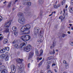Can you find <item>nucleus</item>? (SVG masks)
Masks as SVG:
<instances>
[{"instance_id":"28","label":"nucleus","mask_w":73,"mask_h":73,"mask_svg":"<svg viewBox=\"0 0 73 73\" xmlns=\"http://www.w3.org/2000/svg\"><path fill=\"white\" fill-rule=\"evenodd\" d=\"M18 32H15L14 33V34L15 36H17V35H18Z\"/></svg>"},{"instance_id":"48","label":"nucleus","mask_w":73,"mask_h":73,"mask_svg":"<svg viewBox=\"0 0 73 73\" xmlns=\"http://www.w3.org/2000/svg\"><path fill=\"white\" fill-rule=\"evenodd\" d=\"M2 39H3V37L2 36H1L0 37V40H2Z\"/></svg>"},{"instance_id":"17","label":"nucleus","mask_w":73,"mask_h":73,"mask_svg":"<svg viewBox=\"0 0 73 73\" xmlns=\"http://www.w3.org/2000/svg\"><path fill=\"white\" fill-rule=\"evenodd\" d=\"M69 10L70 12L73 13V7H69Z\"/></svg>"},{"instance_id":"1","label":"nucleus","mask_w":73,"mask_h":73,"mask_svg":"<svg viewBox=\"0 0 73 73\" xmlns=\"http://www.w3.org/2000/svg\"><path fill=\"white\" fill-rule=\"evenodd\" d=\"M31 27V25L29 24L26 25L22 27L21 32L20 33V35H27L28 34L30 31L29 29Z\"/></svg>"},{"instance_id":"46","label":"nucleus","mask_w":73,"mask_h":73,"mask_svg":"<svg viewBox=\"0 0 73 73\" xmlns=\"http://www.w3.org/2000/svg\"><path fill=\"white\" fill-rule=\"evenodd\" d=\"M47 73H52V72H51V71H50L48 70L47 72Z\"/></svg>"},{"instance_id":"60","label":"nucleus","mask_w":73,"mask_h":73,"mask_svg":"<svg viewBox=\"0 0 73 73\" xmlns=\"http://www.w3.org/2000/svg\"><path fill=\"white\" fill-rule=\"evenodd\" d=\"M40 15L42 16V13H40Z\"/></svg>"},{"instance_id":"47","label":"nucleus","mask_w":73,"mask_h":73,"mask_svg":"<svg viewBox=\"0 0 73 73\" xmlns=\"http://www.w3.org/2000/svg\"><path fill=\"white\" fill-rule=\"evenodd\" d=\"M13 44H16V42L15 41V40H14L13 42Z\"/></svg>"},{"instance_id":"16","label":"nucleus","mask_w":73,"mask_h":73,"mask_svg":"<svg viewBox=\"0 0 73 73\" xmlns=\"http://www.w3.org/2000/svg\"><path fill=\"white\" fill-rule=\"evenodd\" d=\"M56 42L55 41H54L53 42V44H52V46H50V48L51 49L52 48H54L56 45Z\"/></svg>"},{"instance_id":"23","label":"nucleus","mask_w":73,"mask_h":73,"mask_svg":"<svg viewBox=\"0 0 73 73\" xmlns=\"http://www.w3.org/2000/svg\"><path fill=\"white\" fill-rule=\"evenodd\" d=\"M38 2L39 4H43V2H44L42 0H38Z\"/></svg>"},{"instance_id":"18","label":"nucleus","mask_w":73,"mask_h":73,"mask_svg":"<svg viewBox=\"0 0 73 73\" xmlns=\"http://www.w3.org/2000/svg\"><path fill=\"white\" fill-rule=\"evenodd\" d=\"M48 64L47 66V69H48L49 70L50 69V66H49V64H50V62L48 61Z\"/></svg>"},{"instance_id":"7","label":"nucleus","mask_w":73,"mask_h":73,"mask_svg":"<svg viewBox=\"0 0 73 73\" xmlns=\"http://www.w3.org/2000/svg\"><path fill=\"white\" fill-rule=\"evenodd\" d=\"M34 32L35 34H38L40 32V28L38 27H35L34 29Z\"/></svg>"},{"instance_id":"44","label":"nucleus","mask_w":73,"mask_h":73,"mask_svg":"<svg viewBox=\"0 0 73 73\" xmlns=\"http://www.w3.org/2000/svg\"><path fill=\"white\" fill-rule=\"evenodd\" d=\"M57 8H58V7H60V4H58V5L56 6Z\"/></svg>"},{"instance_id":"58","label":"nucleus","mask_w":73,"mask_h":73,"mask_svg":"<svg viewBox=\"0 0 73 73\" xmlns=\"http://www.w3.org/2000/svg\"><path fill=\"white\" fill-rule=\"evenodd\" d=\"M69 25H70V26L71 27V26L72 25V24H69Z\"/></svg>"},{"instance_id":"26","label":"nucleus","mask_w":73,"mask_h":73,"mask_svg":"<svg viewBox=\"0 0 73 73\" xmlns=\"http://www.w3.org/2000/svg\"><path fill=\"white\" fill-rule=\"evenodd\" d=\"M70 44L71 45H72V46H73V39H72L71 40V42H70Z\"/></svg>"},{"instance_id":"52","label":"nucleus","mask_w":73,"mask_h":73,"mask_svg":"<svg viewBox=\"0 0 73 73\" xmlns=\"http://www.w3.org/2000/svg\"><path fill=\"white\" fill-rule=\"evenodd\" d=\"M30 65V63H29L28 64V68H29V65Z\"/></svg>"},{"instance_id":"27","label":"nucleus","mask_w":73,"mask_h":73,"mask_svg":"<svg viewBox=\"0 0 73 73\" xmlns=\"http://www.w3.org/2000/svg\"><path fill=\"white\" fill-rule=\"evenodd\" d=\"M9 29H7L4 31V32H5V33H7V32H9Z\"/></svg>"},{"instance_id":"62","label":"nucleus","mask_w":73,"mask_h":73,"mask_svg":"<svg viewBox=\"0 0 73 73\" xmlns=\"http://www.w3.org/2000/svg\"><path fill=\"white\" fill-rule=\"evenodd\" d=\"M53 13H54V14L56 13V12L55 11H54L53 12H52Z\"/></svg>"},{"instance_id":"8","label":"nucleus","mask_w":73,"mask_h":73,"mask_svg":"<svg viewBox=\"0 0 73 73\" xmlns=\"http://www.w3.org/2000/svg\"><path fill=\"white\" fill-rule=\"evenodd\" d=\"M11 72L13 73H15L16 72V67L14 65H12L11 66Z\"/></svg>"},{"instance_id":"51","label":"nucleus","mask_w":73,"mask_h":73,"mask_svg":"<svg viewBox=\"0 0 73 73\" xmlns=\"http://www.w3.org/2000/svg\"><path fill=\"white\" fill-rule=\"evenodd\" d=\"M42 58V57H40L39 59V60H41Z\"/></svg>"},{"instance_id":"45","label":"nucleus","mask_w":73,"mask_h":73,"mask_svg":"<svg viewBox=\"0 0 73 73\" xmlns=\"http://www.w3.org/2000/svg\"><path fill=\"white\" fill-rule=\"evenodd\" d=\"M66 62L65 60H64L63 61V64H66Z\"/></svg>"},{"instance_id":"53","label":"nucleus","mask_w":73,"mask_h":73,"mask_svg":"<svg viewBox=\"0 0 73 73\" xmlns=\"http://www.w3.org/2000/svg\"><path fill=\"white\" fill-rule=\"evenodd\" d=\"M63 12H64V13H65V9H63Z\"/></svg>"},{"instance_id":"56","label":"nucleus","mask_w":73,"mask_h":73,"mask_svg":"<svg viewBox=\"0 0 73 73\" xmlns=\"http://www.w3.org/2000/svg\"><path fill=\"white\" fill-rule=\"evenodd\" d=\"M65 8H68V5H66Z\"/></svg>"},{"instance_id":"39","label":"nucleus","mask_w":73,"mask_h":73,"mask_svg":"<svg viewBox=\"0 0 73 73\" xmlns=\"http://www.w3.org/2000/svg\"><path fill=\"white\" fill-rule=\"evenodd\" d=\"M53 7L54 8H57V5H54Z\"/></svg>"},{"instance_id":"31","label":"nucleus","mask_w":73,"mask_h":73,"mask_svg":"<svg viewBox=\"0 0 73 73\" xmlns=\"http://www.w3.org/2000/svg\"><path fill=\"white\" fill-rule=\"evenodd\" d=\"M1 58H4V57H5V55L4 54H2L1 55Z\"/></svg>"},{"instance_id":"59","label":"nucleus","mask_w":73,"mask_h":73,"mask_svg":"<svg viewBox=\"0 0 73 73\" xmlns=\"http://www.w3.org/2000/svg\"><path fill=\"white\" fill-rule=\"evenodd\" d=\"M54 71H55V72H57V70H56V69H54Z\"/></svg>"},{"instance_id":"33","label":"nucleus","mask_w":73,"mask_h":73,"mask_svg":"<svg viewBox=\"0 0 73 73\" xmlns=\"http://www.w3.org/2000/svg\"><path fill=\"white\" fill-rule=\"evenodd\" d=\"M65 2H66V1H65L64 0L63 1H62V5H64V4L65 3Z\"/></svg>"},{"instance_id":"64","label":"nucleus","mask_w":73,"mask_h":73,"mask_svg":"<svg viewBox=\"0 0 73 73\" xmlns=\"http://www.w3.org/2000/svg\"><path fill=\"white\" fill-rule=\"evenodd\" d=\"M13 11L14 10H15V8H13Z\"/></svg>"},{"instance_id":"9","label":"nucleus","mask_w":73,"mask_h":73,"mask_svg":"<svg viewBox=\"0 0 73 73\" xmlns=\"http://www.w3.org/2000/svg\"><path fill=\"white\" fill-rule=\"evenodd\" d=\"M16 68L17 69H20V72H21V73H23V72H24L23 68L20 67V66H19V65L18 64H17Z\"/></svg>"},{"instance_id":"63","label":"nucleus","mask_w":73,"mask_h":73,"mask_svg":"<svg viewBox=\"0 0 73 73\" xmlns=\"http://www.w3.org/2000/svg\"><path fill=\"white\" fill-rule=\"evenodd\" d=\"M2 65V63L1 62H0V65Z\"/></svg>"},{"instance_id":"24","label":"nucleus","mask_w":73,"mask_h":73,"mask_svg":"<svg viewBox=\"0 0 73 73\" xmlns=\"http://www.w3.org/2000/svg\"><path fill=\"white\" fill-rule=\"evenodd\" d=\"M7 42H8V40L7 39H5L3 41V43L4 44H5L7 43Z\"/></svg>"},{"instance_id":"42","label":"nucleus","mask_w":73,"mask_h":73,"mask_svg":"<svg viewBox=\"0 0 73 73\" xmlns=\"http://www.w3.org/2000/svg\"><path fill=\"white\" fill-rule=\"evenodd\" d=\"M18 1V0H15V3H13V4H15L16 2H17V1Z\"/></svg>"},{"instance_id":"5","label":"nucleus","mask_w":73,"mask_h":73,"mask_svg":"<svg viewBox=\"0 0 73 73\" xmlns=\"http://www.w3.org/2000/svg\"><path fill=\"white\" fill-rule=\"evenodd\" d=\"M31 49H32V46H31V45L30 44H28L23 50L27 52H29L31 50Z\"/></svg>"},{"instance_id":"40","label":"nucleus","mask_w":73,"mask_h":73,"mask_svg":"<svg viewBox=\"0 0 73 73\" xmlns=\"http://www.w3.org/2000/svg\"><path fill=\"white\" fill-rule=\"evenodd\" d=\"M55 50H54V49H53L52 51V54H55Z\"/></svg>"},{"instance_id":"30","label":"nucleus","mask_w":73,"mask_h":73,"mask_svg":"<svg viewBox=\"0 0 73 73\" xmlns=\"http://www.w3.org/2000/svg\"><path fill=\"white\" fill-rule=\"evenodd\" d=\"M40 55H42V53H43V50H41L40 51Z\"/></svg>"},{"instance_id":"57","label":"nucleus","mask_w":73,"mask_h":73,"mask_svg":"<svg viewBox=\"0 0 73 73\" xmlns=\"http://www.w3.org/2000/svg\"><path fill=\"white\" fill-rule=\"evenodd\" d=\"M71 29L72 30H73V27H71Z\"/></svg>"},{"instance_id":"32","label":"nucleus","mask_w":73,"mask_h":73,"mask_svg":"<svg viewBox=\"0 0 73 73\" xmlns=\"http://www.w3.org/2000/svg\"><path fill=\"white\" fill-rule=\"evenodd\" d=\"M5 49H6V50H7V51H9V47H5Z\"/></svg>"},{"instance_id":"55","label":"nucleus","mask_w":73,"mask_h":73,"mask_svg":"<svg viewBox=\"0 0 73 73\" xmlns=\"http://www.w3.org/2000/svg\"><path fill=\"white\" fill-rule=\"evenodd\" d=\"M68 34H70V31H68Z\"/></svg>"},{"instance_id":"10","label":"nucleus","mask_w":73,"mask_h":73,"mask_svg":"<svg viewBox=\"0 0 73 73\" xmlns=\"http://www.w3.org/2000/svg\"><path fill=\"white\" fill-rule=\"evenodd\" d=\"M44 32V31H40L39 34V33H38V36L39 38H41L43 37V35Z\"/></svg>"},{"instance_id":"43","label":"nucleus","mask_w":73,"mask_h":73,"mask_svg":"<svg viewBox=\"0 0 73 73\" xmlns=\"http://www.w3.org/2000/svg\"><path fill=\"white\" fill-rule=\"evenodd\" d=\"M71 4L73 5V0H71Z\"/></svg>"},{"instance_id":"37","label":"nucleus","mask_w":73,"mask_h":73,"mask_svg":"<svg viewBox=\"0 0 73 73\" xmlns=\"http://www.w3.org/2000/svg\"><path fill=\"white\" fill-rule=\"evenodd\" d=\"M67 35L66 34H63L62 35V37H65V36H66Z\"/></svg>"},{"instance_id":"34","label":"nucleus","mask_w":73,"mask_h":73,"mask_svg":"<svg viewBox=\"0 0 73 73\" xmlns=\"http://www.w3.org/2000/svg\"><path fill=\"white\" fill-rule=\"evenodd\" d=\"M12 4V3L11 2H9V4L8 5V7L10 8V7H11V5Z\"/></svg>"},{"instance_id":"25","label":"nucleus","mask_w":73,"mask_h":73,"mask_svg":"<svg viewBox=\"0 0 73 73\" xmlns=\"http://www.w3.org/2000/svg\"><path fill=\"white\" fill-rule=\"evenodd\" d=\"M38 42H39V43H41V42H42V40L40 39H38Z\"/></svg>"},{"instance_id":"2","label":"nucleus","mask_w":73,"mask_h":73,"mask_svg":"<svg viewBox=\"0 0 73 73\" xmlns=\"http://www.w3.org/2000/svg\"><path fill=\"white\" fill-rule=\"evenodd\" d=\"M30 38H31L30 36L27 35L22 36L21 37V39L23 41H28Z\"/></svg>"},{"instance_id":"36","label":"nucleus","mask_w":73,"mask_h":73,"mask_svg":"<svg viewBox=\"0 0 73 73\" xmlns=\"http://www.w3.org/2000/svg\"><path fill=\"white\" fill-rule=\"evenodd\" d=\"M52 56H50L48 58L49 59V60H52Z\"/></svg>"},{"instance_id":"35","label":"nucleus","mask_w":73,"mask_h":73,"mask_svg":"<svg viewBox=\"0 0 73 73\" xmlns=\"http://www.w3.org/2000/svg\"><path fill=\"white\" fill-rule=\"evenodd\" d=\"M65 65L66 66V69H68V68L69 67L68 66V64L67 63H66Z\"/></svg>"},{"instance_id":"54","label":"nucleus","mask_w":73,"mask_h":73,"mask_svg":"<svg viewBox=\"0 0 73 73\" xmlns=\"http://www.w3.org/2000/svg\"><path fill=\"white\" fill-rule=\"evenodd\" d=\"M5 3H7V1H5V2H3L4 4H5Z\"/></svg>"},{"instance_id":"19","label":"nucleus","mask_w":73,"mask_h":73,"mask_svg":"<svg viewBox=\"0 0 73 73\" xmlns=\"http://www.w3.org/2000/svg\"><path fill=\"white\" fill-rule=\"evenodd\" d=\"M19 47L20 46L17 44H15L14 46V48H15V49H19Z\"/></svg>"},{"instance_id":"20","label":"nucleus","mask_w":73,"mask_h":73,"mask_svg":"<svg viewBox=\"0 0 73 73\" xmlns=\"http://www.w3.org/2000/svg\"><path fill=\"white\" fill-rule=\"evenodd\" d=\"M5 50L4 48L1 50L0 51V52L1 53H5Z\"/></svg>"},{"instance_id":"49","label":"nucleus","mask_w":73,"mask_h":73,"mask_svg":"<svg viewBox=\"0 0 73 73\" xmlns=\"http://www.w3.org/2000/svg\"><path fill=\"white\" fill-rule=\"evenodd\" d=\"M56 65V64H53L52 65V66H55Z\"/></svg>"},{"instance_id":"29","label":"nucleus","mask_w":73,"mask_h":73,"mask_svg":"<svg viewBox=\"0 0 73 73\" xmlns=\"http://www.w3.org/2000/svg\"><path fill=\"white\" fill-rule=\"evenodd\" d=\"M35 52L36 54L37 55L38 54V50L36 49L35 50Z\"/></svg>"},{"instance_id":"38","label":"nucleus","mask_w":73,"mask_h":73,"mask_svg":"<svg viewBox=\"0 0 73 73\" xmlns=\"http://www.w3.org/2000/svg\"><path fill=\"white\" fill-rule=\"evenodd\" d=\"M62 17H63L62 16V15L59 17V19L62 20Z\"/></svg>"},{"instance_id":"41","label":"nucleus","mask_w":73,"mask_h":73,"mask_svg":"<svg viewBox=\"0 0 73 73\" xmlns=\"http://www.w3.org/2000/svg\"><path fill=\"white\" fill-rule=\"evenodd\" d=\"M42 61H44V59H43L41 62H40L39 64L40 65H41V63L42 62Z\"/></svg>"},{"instance_id":"13","label":"nucleus","mask_w":73,"mask_h":73,"mask_svg":"<svg viewBox=\"0 0 73 73\" xmlns=\"http://www.w3.org/2000/svg\"><path fill=\"white\" fill-rule=\"evenodd\" d=\"M18 16L19 18H21V17H24V15H23V13H19L18 14Z\"/></svg>"},{"instance_id":"12","label":"nucleus","mask_w":73,"mask_h":73,"mask_svg":"<svg viewBox=\"0 0 73 73\" xmlns=\"http://www.w3.org/2000/svg\"><path fill=\"white\" fill-rule=\"evenodd\" d=\"M27 44V42H24L23 43L21 44L20 45V48L21 49L22 47L24 46L25 45H26Z\"/></svg>"},{"instance_id":"22","label":"nucleus","mask_w":73,"mask_h":73,"mask_svg":"<svg viewBox=\"0 0 73 73\" xmlns=\"http://www.w3.org/2000/svg\"><path fill=\"white\" fill-rule=\"evenodd\" d=\"M5 61H8V60H9V56H5Z\"/></svg>"},{"instance_id":"14","label":"nucleus","mask_w":73,"mask_h":73,"mask_svg":"<svg viewBox=\"0 0 73 73\" xmlns=\"http://www.w3.org/2000/svg\"><path fill=\"white\" fill-rule=\"evenodd\" d=\"M23 59H21L20 58H18L17 60V62L20 64H21L22 63V61H23Z\"/></svg>"},{"instance_id":"4","label":"nucleus","mask_w":73,"mask_h":73,"mask_svg":"<svg viewBox=\"0 0 73 73\" xmlns=\"http://www.w3.org/2000/svg\"><path fill=\"white\" fill-rule=\"evenodd\" d=\"M5 67L4 66H0V72H1V73H8V71L6 69H5Z\"/></svg>"},{"instance_id":"3","label":"nucleus","mask_w":73,"mask_h":73,"mask_svg":"<svg viewBox=\"0 0 73 73\" xmlns=\"http://www.w3.org/2000/svg\"><path fill=\"white\" fill-rule=\"evenodd\" d=\"M18 21L21 24H24L25 23V19L24 17H22L18 19Z\"/></svg>"},{"instance_id":"6","label":"nucleus","mask_w":73,"mask_h":73,"mask_svg":"<svg viewBox=\"0 0 73 73\" xmlns=\"http://www.w3.org/2000/svg\"><path fill=\"white\" fill-rule=\"evenodd\" d=\"M23 5H27V6H31V2H28L27 0H24L23 1Z\"/></svg>"},{"instance_id":"21","label":"nucleus","mask_w":73,"mask_h":73,"mask_svg":"<svg viewBox=\"0 0 73 73\" xmlns=\"http://www.w3.org/2000/svg\"><path fill=\"white\" fill-rule=\"evenodd\" d=\"M12 29L13 31H16L17 30V28L15 27H13L12 28Z\"/></svg>"},{"instance_id":"61","label":"nucleus","mask_w":73,"mask_h":73,"mask_svg":"<svg viewBox=\"0 0 73 73\" xmlns=\"http://www.w3.org/2000/svg\"><path fill=\"white\" fill-rule=\"evenodd\" d=\"M55 50L56 51V52H58V50L57 49H56Z\"/></svg>"},{"instance_id":"50","label":"nucleus","mask_w":73,"mask_h":73,"mask_svg":"<svg viewBox=\"0 0 73 73\" xmlns=\"http://www.w3.org/2000/svg\"><path fill=\"white\" fill-rule=\"evenodd\" d=\"M52 15H53V12H52L51 14L49 15V16H50V17L51 16H52Z\"/></svg>"},{"instance_id":"11","label":"nucleus","mask_w":73,"mask_h":73,"mask_svg":"<svg viewBox=\"0 0 73 73\" xmlns=\"http://www.w3.org/2000/svg\"><path fill=\"white\" fill-rule=\"evenodd\" d=\"M11 21H9L5 23V27H6V28H8L9 27V26H10L11 24Z\"/></svg>"},{"instance_id":"15","label":"nucleus","mask_w":73,"mask_h":73,"mask_svg":"<svg viewBox=\"0 0 73 73\" xmlns=\"http://www.w3.org/2000/svg\"><path fill=\"white\" fill-rule=\"evenodd\" d=\"M33 56V52H31L29 54V58H32V57Z\"/></svg>"}]
</instances>
